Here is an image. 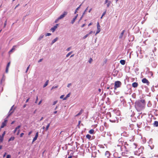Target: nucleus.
<instances>
[{
	"mask_svg": "<svg viewBox=\"0 0 158 158\" xmlns=\"http://www.w3.org/2000/svg\"><path fill=\"white\" fill-rule=\"evenodd\" d=\"M48 80H47L46 82L44 84V85L43 87H45L48 85Z\"/></svg>",
	"mask_w": 158,
	"mask_h": 158,
	"instance_id": "nucleus-21",
	"label": "nucleus"
},
{
	"mask_svg": "<svg viewBox=\"0 0 158 158\" xmlns=\"http://www.w3.org/2000/svg\"><path fill=\"white\" fill-rule=\"evenodd\" d=\"M14 106L13 105L11 107L10 109V111H9V112L8 113V115L7 117V118H8L9 117V116L10 115L12 114V113H13V112L14 111V110H13L12 109H13V108Z\"/></svg>",
	"mask_w": 158,
	"mask_h": 158,
	"instance_id": "nucleus-5",
	"label": "nucleus"
},
{
	"mask_svg": "<svg viewBox=\"0 0 158 158\" xmlns=\"http://www.w3.org/2000/svg\"><path fill=\"white\" fill-rule=\"evenodd\" d=\"M51 35V33H48L46 35V36H49Z\"/></svg>",
	"mask_w": 158,
	"mask_h": 158,
	"instance_id": "nucleus-39",
	"label": "nucleus"
},
{
	"mask_svg": "<svg viewBox=\"0 0 158 158\" xmlns=\"http://www.w3.org/2000/svg\"><path fill=\"white\" fill-rule=\"evenodd\" d=\"M58 87V86H55V87L54 86H53L52 87V89L53 88H57Z\"/></svg>",
	"mask_w": 158,
	"mask_h": 158,
	"instance_id": "nucleus-52",
	"label": "nucleus"
},
{
	"mask_svg": "<svg viewBox=\"0 0 158 158\" xmlns=\"http://www.w3.org/2000/svg\"><path fill=\"white\" fill-rule=\"evenodd\" d=\"M57 101H55L53 102V105H55V104H56L57 103Z\"/></svg>",
	"mask_w": 158,
	"mask_h": 158,
	"instance_id": "nucleus-40",
	"label": "nucleus"
},
{
	"mask_svg": "<svg viewBox=\"0 0 158 158\" xmlns=\"http://www.w3.org/2000/svg\"><path fill=\"white\" fill-rule=\"evenodd\" d=\"M85 24H83L82 26H81V27H83L84 26H85Z\"/></svg>",
	"mask_w": 158,
	"mask_h": 158,
	"instance_id": "nucleus-56",
	"label": "nucleus"
},
{
	"mask_svg": "<svg viewBox=\"0 0 158 158\" xmlns=\"http://www.w3.org/2000/svg\"><path fill=\"white\" fill-rule=\"evenodd\" d=\"M44 36V35H41L40 37L39 38V40H41L42 39V38H43Z\"/></svg>",
	"mask_w": 158,
	"mask_h": 158,
	"instance_id": "nucleus-32",
	"label": "nucleus"
},
{
	"mask_svg": "<svg viewBox=\"0 0 158 158\" xmlns=\"http://www.w3.org/2000/svg\"><path fill=\"white\" fill-rule=\"evenodd\" d=\"M149 73H150V74L152 76L153 75V73L152 72H151V71L149 72Z\"/></svg>",
	"mask_w": 158,
	"mask_h": 158,
	"instance_id": "nucleus-43",
	"label": "nucleus"
},
{
	"mask_svg": "<svg viewBox=\"0 0 158 158\" xmlns=\"http://www.w3.org/2000/svg\"><path fill=\"white\" fill-rule=\"evenodd\" d=\"M15 137L14 136L11 137L9 139L8 141H10L14 140L15 139Z\"/></svg>",
	"mask_w": 158,
	"mask_h": 158,
	"instance_id": "nucleus-20",
	"label": "nucleus"
},
{
	"mask_svg": "<svg viewBox=\"0 0 158 158\" xmlns=\"http://www.w3.org/2000/svg\"><path fill=\"white\" fill-rule=\"evenodd\" d=\"M38 134H39V132H37L36 133L35 135V137L33 138V141L32 142V143H33L37 139L38 136Z\"/></svg>",
	"mask_w": 158,
	"mask_h": 158,
	"instance_id": "nucleus-8",
	"label": "nucleus"
},
{
	"mask_svg": "<svg viewBox=\"0 0 158 158\" xmlns=\"http://www.w3.org/2000/svg\"><path fill=\"white\" fill-rule=\"evenodd\" d=\"M154 125L156 127H158V121H155L154 123Z\"/></svg>",
	"mask_w": 158,
	"mask_h": 158,
	"instance_id": "nucleus-19",
	"label": "nucleus"
},
{
	"mask_svg": "<svg viewBox=\"0 0 158 158\" xmlns=\"http://www.w3.org/2000/svg\"><path fill=\"white\" fill-rule=\"evenodd\" d=\"M3 140V137L0 135V143L2 142Z\"/></svg>",
	"mask_w": 158,
	"mask_h": 158,
	"instance_id": "nucleus-24",
	"label": "nucleus"
},
{
	"mask_svg": "<svg viewBox=\"0 0 158 158\" xmlns=\"http://www.w3.org/2000/svg\"><path fill=\"white\" fill-rule=\"evenodd\" d=\"M70 48H68L67 49V50L68 51H69L70 50Z\"/></svg>",
	"mask_w": 158,
	"mask_h": 158,
	"instance_id": "nucleus-57",
	"label": "nucleus"
},
{
	"mask_svg": "<svg viewBox=\"0 0 158 158\" xmlns=\"http://www.w3.org/2000/svg\"><path fill=\"white\" fill-rule=\"evenodd\" d=\"M6 153L5 152L4 153V154L3 155V157H5L6 156Z\"/></svg>",
	"mask_w": 158,
	"mask_h": 158,
	"instance_id": "nucleus-54",
	"label": "nucleus"
},
{
	"mask_svg": "<svg viewBox=\"0 0 158 158\" xmlns=\"http://www.w3.org/2000/svg\"><path fill=\"white\" fill-rule=\"evenodd\" d=\"M77 18V16H75L73 19L71 21V23H72V24H73L74 23V22L75 21V20L76 19V18Z\"/></svg>",
	"mask_w": 158,
	"mask_h": 158,
	"instance_id": "nucleus-18",
	"label": "nucleus"
},
{
	"mask_svg": "<svg viewBox=\"0 0 158 158\" xmlns=\"http://www.w3.org/2000/svg\"><path fill=\"white\" fill-rule=\"evenodd\" d=\"M110 153L109 151H106L105 153V156L107 158H109L110 156Z\"/></svg>",
	"mask_w": 158,
	"mask_h": 158,
	"instance_id": "nucleus-9",
	"label": "nucleus"
},
{
	"mask_svg": "<svg viewBox=\"0 0 158 158\" xmlns=\"http://www.w3.org/2000/svg\"><path fill=\"white\" fill-rule=\"evenodd\" d=\"M67 14V12L66 11H64L63 14L61 15L59 17V19H62L64 18L65 15Z\"/></svg>",
	"mask_w": 158,
	"mask_h": 158,
	"instance_id": "nucleus-6",
	"label": "nucleus"
},
{
	"mask_svg": "<svg viewBox=\"0 0 158 158\" xmlns=\"http://www.w3.org/2000/svg\"><path fill=\"white\" fill-rule=\"evenodd\" d=\"M58 25V24H56V26L51 28V30L52 31V32H54L56 29Z\"/></svg>",
	"mask_w": 158,
	"mask_h": 158,
	"instance_id": "nucleus-11",
	"label": "nucleus"
},
{
	"mask_svg": "<svg viewBox=\"0 0 158 158\" xmlns=\"http://www.w3.org/2000/svg\"><path fill=\"white\" fill-rule=\"evenodd\" d=\"M142 81L143 83H146L148 85H149L150 84V82L146 78H144L142 79Z\"/></svg>",
	"mask_w": 158,
	"mask_h": 158,
	"instance_id": "nucleus-3",
	"label": "nucleus"
},
{
	"mask_svg": "<svg viewBox=\"0 0 158 158\" xmlns=\"http://www.w3.org/2000/svg\"><path fill=\"white\" fill-rule=\"evenodd\" d=\"M32 133V131H30L28 133V135H30Z\"/></svg>",
	"mask_w": 158,
	"mask_h": 158,
	"instance_id": "nucleus-55",
	"label": "nucleus"
},
{
	"mask_svg": "<svg viewBox=\"0 0 158 158\" xmlns=\"http://www.w3.org/2000/svg\"><path fill=\"white\" fill-rule=\"evenodd\" d=\"M138 86V84L137 83L135 82L132 84V86L134 88L137 87Z\"/></svg>",
	"mask_w": 158,
	"mask_h": 158,
	"instance_id": "nucleus-12",
	"label": "nucleus"
},
{
	"mask_svg": "<svg viewBox=\"0 0 158 158\" xmlns=\"http://www.w3.org/2000/svg\"><path fill=\"white\" fill-rule=\"evenodd\" d=\"M64 96V95H62L60 97V98H61V99L63 98Z\"/></svg>",
	"mask_w": 158,
	"mask_h": 158,
	"instance_id": "nucleus-46",
	"label": "nucleus"
},
{
	"mask_svg": "<svg viewBox=\"0 0 158 158\" xmlns=\"http://www.w3.org/2000/svg\"><path fill=\"white\" fill-rule=\"evenodd\" d=\"M82 112H83V110H81L80 111V112L78 114H77V115H75V117L78 116L80 115L81 114H82Z\"/></svg>",
	"mask_w": 158,
	"mask_h": 158,
	"instance_id": "nucleus-16",
	"label": "nucleus"
},
{
	"mask_svg": "<svg viewBox=\"0 0 158 158\" xmlns=\"http://www.w3.org/2000/svg\"><path fill=\"white\" fill-rule=\"evenodd\" d=\"M11 158V156L10 155H8L6 156V158Z\"/></svg>",
	"mask_w": 158,
	"mask_h": 158,
	"instance_id": "nucleus-41",
	"label": "nucleus"
},
{
	"mask_svg": "<svg viewBox=\"0 0 158 158\" xmlns=\"http://www.w3.org/2000/svg\"><path fill=\"white\" fill-rule=\"evenodd\" d=\"M58 39V38L57 37L54 40H53L52 42V43L53 44Z\"/></svg>",
	"mask_w": 158,
	"mask_h": 158,
	"instance_id": "nucleus-22",
	"label": "nucleus"
},
{
	"mask_svg": "<svg viewBox=\"0 0 158 158\" xmlns=\"http://www.w3.org/2000/svg\"><path fill=\"white\" fill-rule=\"evenodd\" d=\"M122 85L121 82L119 81H117L114 83V89L116 90L117 88L121 87Z\"/></svg>",
	"mask_w": 158,
	"mask_h": 158,
	"instance_id": "nucleus-2",
	"label": "nucleus"
},
{
	"mask_svg": "<svg viewBox=\"0 0 158 158\" xmlns=\"http://www.w3.org/2000/svg\"><path fill=\"white\" fill-rule=\"evenodd\" d=\"M5 133H6V132L5 131H4L3 133V134H2L1 136L2 137H4V136L5 135Z\"/></svg>",
	"mask_w": 158,
	"mask_h": 158,
	"instance_id": "nucleus-38",
	"label": "nucleus"
},
{
	"mask_svg": "<svg viewBox=\"0 0 158 158\" xmlns=\"http://www.w3.org/2000/svg\"><path fill=\"white\" fill-rule=\"evenodd\" d=\"M72 53V52H69L68 53L66 56V57H68L70 54H71Z\"/></svg>",
	"mask_w": 158,
	"mask_h": 158,
	"instance_id": "nucleus-27",
	"label": "nucleus"
},
{
	"mask_svg": "<svg viewBox=\"0 0 158 158\" xmlns=\"http://www.w3.org/2000/svg\"><path fill=\"white\" fill-rule=\"evenodd\" d=\"M24 135V133H22L20 134V137H22L23 136V135Z\"/></svg>",
	"mask_w": 158,
	"mask_h": 158,
	"instance_id": "nucleus-45",
	"label": "nucleus"
},
{
	"mask_svg": "<svg viewBox=\"0 0 158 158\" xmlns=\"http://www.w3.org/2000/svg\"><path fill=\"white\" fill-rule=\"evenodd\" d=\"M135 104V107L137 111H140L144 108L146 101L144 99H141L136 101Z\"/></svg>",
	"mask_w": 158,
	"mask_h": 158,
	"instance_id": "nucleus-1",
	"label": "nucleus"
},
{
	"mask_svg": "<svg viewBox=\"0 0 158 158\" xmlns=\"http://www.w3.org/2000/svg\"><path fill=\"white\" fill-rule=\"evenodd\" d=\"M15 121H12L11 123V124H13L14 123H15Z\"/></svg>",
	"mask_w": 158,
	"mask_h": 158,
	"instance_id": "nucleus-62",
	"label": "nucleus"
},
{
	"mask_svg": "<svg viewBox=\"0 0 158 158\" xmlns=\"http://www.w3.org/2000/svg\"><path fill=\"white\" fill-rule=\"evenodd\" d=\"M21 127V126L20 125H19L18 126H17L15 128L16 129H18L19 128Z\"/></svg>",
	"mask_w": 158,
	"mask_h": 158,
	"instance_id": "nucleus-42",
	"label": "nucleus"
},
{
	"mask_svg": "<svg viewBox=\"0 0 158 158\" xmlns=\"http://www.w3.org/2000/svg\"><path fill=\"white\" fill-rule=\"evenodd\" d=\"M81 121H78V126L80 125V123H81Z\"/></svg>",
	"mask_w": 158,
	"mask_h": 158,
	"instance_id": "nucleus-58",
	"label": "nucleus"
},
{
	"mask_svg": "<svg viewBox=\"0 0 158 158\" xmlns=\"http://www.w3.org/2000/svg\"><path fill=\"white\" fill-rule=\"evenodd\" d=\"M71 85V84L70 83V84H69L68 85H67V87H70V86Z\"/></svg>",
	"mask_w": 158,
	"mask_h": 158,
	"instance_id": "nucleus-49",
	"label": "nucleus"
},
{
	"mask_svg": "<svg viewBox=\"0 0 158 158\" xmlns=\"http://www.w3.org/2000/svg\"><path fill=\"white\" fill-rule=\"evenodd\" d=\"M43 59H40L38 61V62H41L42 60Z\"/></svg>",
	"mask_w": 158,
	"mask_h": 158,
	"instance_id": "nucleus-53",
	"label": "nucleus"
},
{
	"mask_svg": "<svg viewBox=\"0 0 158 158\" xmlns=\"http://www.w3.org/2000/svg\"><path fill=\"white\" fill-rule=\"evenodd\" d=\"M108 0H106L105 2V4H106L107 3H108V2L109 1H108Z\"/></svg>",
	"mask_w": 158,
	"mask_h": 158,
	"instance_id": "nucleus-48",
	"label": "nucleus"
},
{
	"mask_svg": "<svg viewBox=\"0 0 158 158\" xmlns=\"http://www.w3.org/2000/svg\"><path fill=\"white\" fill-rule=\"evenodd\" d=\"M81 5H80L79 6H78L77 8L76 9L75 12V14H76L77 12V10H78L80 8Z\"/></svg>",
	"mask_w": 158,
	"mask_h": 158,
	"instance_id": "nucleus-25",
	"label": "nucleus"
},
{
	"mask_svg": "<svg viewBox=\"0 0 158 158\" xmlns=\"http://www.w3.org/2000/svg\"><path fill=\"white\" fill-rule=\"evenodd\" d=\"M60 19H59V17H58L57 19H56L55 20V23H57L58 22V21H59V20Z\"/></svg>",
	"mask_w": 158,
	"mask_h": 158,
	"instance_id": "nucleus-36",
	"label": "nucleus"
},
{
	"mask_svg": "<svg viewBox=\"0 0 158 158\" xmlns=\"http://www.w3.org/2000/svg\"><path fill=\"white\" fill-rule=\"evenodd\" d=\"M5 81V79L4 77H3L1 81V84H2L3 81Z\"/></svg>",
	"mask_w": 158,
	"mask_h": 158,
	"instance_id": "nucleus-31",
	"label": "nucleus"
},
{
	"mask_svg": "<svg viewBox=\"0 0 158 158\" xmlns=\"http://www.w3.org/2000/svg\"><path fill=\"white\" fill-rule=\"evenodd\" d=\"M17 130V129H16L15 128L14 131V133H15L16 132Z\"/></svg>",
	"mask_w": 158,
	"mask_h": 158,
	"instance_id": "nucleus-60",
	"label": "nucleus"
},
{
	"mask_svg": "<svg viewBox=\"0 0 158 158\" xmlns=\"http://www.w3.org/2000/svg\"><path fill=\"white\" fill-rule=\"evenodd\" d=\"M70 93L68 94L66 96V97H65V98H64V100H66L67 99V98L69 97V96H70Z\"/></svg>",
	"mask_w": 158,
	"mask_h": 158,
	"instance_id": "nucleus-23",
	"label": "nucleus"
},
{
	"mask_svg": "<svg viewBox=\"0 0 158 158\" xmlns=\"http://www.w3.org/2000/svg\"><path fill=\"white\" fill-rule=\"evenodd\" d=\"M30 65H29V66H28V67H27V70H26V73H27L28 70L29 69V68H30Z\"/></svg>",
	"mask_w": 158,
	"mask_h": 158,
	"instance_id": "nucleus-37",
	"label": "nucleus"
},
{
	"mask_svg": "<svg viewBox=\"0 0 158 158\" xmlns=\"http://www.w3.org/2000/svg\"><path fill=\"white\" fill-rule=\"evenodd\" d=\"M72 158V156H69L68 158Z\"/></svg>",
	"mask_w": 158,
	"mask_h": 158,
	"instance_id": "nucleus-64",
	"label": "nucleus"
},
{
	"mask_svg": "<svg viewBox=\"0 0 158 158\" xmlns=\"http://www.w3.org/2000/svg\"><path fill=\"white\" fill-rule=\"evenodd\" d=\"M127 146H128V144H127V142H125L124 143V147L126 148Z\"/></svg>",
	"mask_w": 158,
	"mask_h": 158,
	"instance_id": "nucleus-30",
	"label": "nucleus"
},
{
	"mask_svg": "<svg viewBox=\"0 0 158 158\" xmlns=\"http://www.w3.org/2000/svg\"><path fill=\"white\" fill-rule=\"evenodd\" d=\"M86 137L89 139H90L91 138V136L90 135H89V134H87L86 135Z\"/></svg>",
	"mask_w": 158,
	"mask_h": 158,
	"instance_id": "nucleus-26",
	"label": "nucleus"
},
{
	"mask_svg": "<svg viewBox=\"0 0 158 158\" xmlns=\"http://www.w3.org/2000/svg\"><path fill=\"white\" fill-rule=\"evenodd\" d=\"M29 98H28L26 101V102L27 103V102H28L29 100Z\"/></svg>",
	"mask_w": 158,
	"mask_h": 158,
	"instance_id": "nucleus-50",
	"label": "nucleus"
},
{
	"mask_svg": "<svg viewBox=\"0 0 158 158\" xmlns=\"http://www.w3.org/2000/svg\"><path fill=\"white\" fill-rule=\"evenodd\" d=\"M6 21L5 23H4V27L6 26Z\"/></svg>",
	"mask_w": 158,
	"mask_h": 158,
	"instance_id": "nucleus-61",
	"label": "nucleus"
},
{
	"mask_svg": "<svg viewBox=\"0 0 158 158\" xmlns=\"http://www.w3.org/2000/svg\"><path fill=\"white\" fill-rule=\"evenodd\" d=\"M50 123H49L47 126L46 128V130L47 131L50 126Z\"/></svg>",
	"mask_w": 158,
	"mask_h": 158,
	"instance_id": "nucleus-28",
	"label": "nucleus"
},
{
	"mask_svg": "<svg viewBox=\"0 0 158 158\" xmlns=\"http://www.w3.org/2000/svg\"><path fill=\"white\" fill-rule=\"evenodd\" d=\"M19 132H20V130H19L18 131V132L17 134V135H19Z\"/></svg>",
	"mask_w": 158,
	"mask_h": 158,
	"instance_id": "nucleus-59",
	"label": "nucleus"
},
{
	"mask_svg": "<svg viewBox=\"0 0 158 158\" xmlns=\"http://www.w3.org/2000/svg\"><path fill=\"white\" fill-rule=\"evenodd\" d=\"M125 30H123L122 31V32L121 33V34L119 36V38H120V39L122 38L123 36V35L124 34V33L125 32Z\"/></svg>",
	"mask_w": 158,
	"mask_h": 158,
	"instance_id": "nucleus-13",
	"label": "nucleus"
},
{
	"mask_svg": "<svg viewBox=\"0 0 158 158\" xmlns=\"http://www.w3.org/2000/svg\"><path fill=\"white\" fill-rule=\"evenodd\" d=\"M93 33V31H91L89 33V35H90V34H91L92 33Z\"/></svg>",
	"mask_w": 158,
	"mask_h": 158,
	"instance_id": "nucleus-51",
	"label": "nucleus"
},
{
	"mask_svg": "<svg viewBox=\"0 0 158 158\" xmlns=\"http://www.w3.org/2000/svg\"><path fill=\"white\" fill-rule=\"evenodd\" d=\"M89 34H87L85 35L83 38V39H85L86 37H87L89 36Z\"/></svg>",
	"mask_w": 158,
	"mask_h": 158,
	"instance_id": "nucleus-34",
	"label": "nucleus"
},
{
	"mask_svg": "<svg viewBox=\"0 0 158 158\" xmlns=\"http://www.w3.org/2000/svg\"><path fill=\"white\" fill-rule=\"evenodd\" d=\"M115 158H121V157H115Z\"/></svg>",
	"mask_w": 158,
	"mask_h": 158,
	"instance_id": "nucleus-63",
	"label": "nucleus"
},
{
	"mask_svg": "<svg viewBox=\"0 0 158 158\" xmlns=\"http://www.w3.org/2000/svg\"><path fill=\"white\" fill-rule=\"evenodd\" d=\"M106 12V10L105 11H104L101 17V18L102 19V17L105 15Z\"/></svg>",
	"mask_w": 158,
	"mask_h": 158,
	"instance_id": "nucleus-33",
	"label": "nucleus"
},
{
	"mask_svg": "<svg viewBox=\"0 0 158 158\" xmlns=\"http://www.w3.org/2000/svg\"><path fill=\"white\" fill-rule=\"evenodd\" d=\"M16 47V46L15 45L13 46L9 52V53L12 52L13 51L15 50V48Z\"/></svg>",
	"mask_w": 158,
	"mask_h": 158,
	"instance_id": "nucleus-14",
	"label": "nucleus"
},
{
	"mask_svg": "<svg viewBox=\"0 0 158 158\" xmlns=\"http://www.w3.org/2000/svg\"><path fill=\"white\" fill-rule=\"evenodd\" d=\"M110 3H111V2L110 1H109L108 2V3L107 4V7H108L109 6Z\"/></svg>",
	"mask_w": 158,
	"mask_h": 158,
	"instance_id": "nucleus-29",
	"label": "nucleus"
},
{
	"mask_svg": "<svg viewBox=\"0 0 158 158\" xmlns=\"http://www.w3.org/2000/svg\"><path fill=\"white\" fill-rule=\"evenodd\" d=\"M120 62L122 65H124L125 64L126 61L124 60H120Z\"/></svg>",
	"mask_w": 158,
	"mask_h": 158,
	"instance_id": "nucleus-15",
	"label": "nucleus"
},
{
	"mask_svg": "<svg viewBox=\"0 0 158 158\" xmlns=\"http://www.w3.org/2000/svg\"><path fill=\"white\" fill-rule=\"evenodd\" d=\"M89 132L90 134H93L94 133V130L93 129H91L89 131Z\"/></svg>",
	"mask_w": 158,
	"mask_h": 158,
	"instance_id": "nucleus-17",
	"label": "nucleus"
},
{
	"mask_svg": "<svg viewBox=\"0 0 158 158\" xmlns=\"http://www.w3.org/2000/svg\"><path fill=\"white\" fill-rule=\"evenodd\" d=\"M7 122V119H5L4 121L2 123L1 126V128H3L6 125V123Z\"/></svg>",
	"mask_w": 158,
	"mask_h": 158,
	"instance_id": "nucleus-4",
	"label": "nucleus"
},
{
	"mask_svg": "<svg viewBox=\"0 0 158 158\" xmlns=\"http://www.w3.org/2000/svg\"><path fill=\"white\" fill-rule=\"evenodd\" d=\"M10 62H8L7 65L6 70V73H8V69L10 65Z\"/></svg>",
	"mask_w": 158,
	"mask_h": 158,
	"instance_id": "nucleus-10",
	"label": "nucleus"
},
{
	"mask_svg": "<svg viewBox=\"0 0 158 158\" xmlns=\"http://www.w3.org/2000/svg\"><path fill=\"white\" fill-rule=\"evenodd\" d=\"M38 99V96H37L36 97V100L35 102V103H37V101Z\"/></svg>",
	"mask_w": 158,
	"mask_h": 158,
	"instance_id": "nucleus-44",
	"label": "nucleus"
},
{
	"mask_svg": "<svg viewBox=\"0 0 158 158\" xmlns=\"http://www.w3.org/2000/svg\"><path fill=\"white\" fill-rule=\"evenodd\" d=\"M97 30L96 33V35L100 31V26L98 23L97 24Z\"/></svg>",
	"mask_w": 158,
	"mask_h": 158,
	"instance_id": "nucleus-7",
	"label": "nucleus"
},
{
	"mask_svg": "<svg viewBox=\"0 0 158 158\" xmlns=\"http://www.w3.org/2000/svg\"><path fill=\"white\" fill-rule=\"evenodd\" d=\"M92 60H93L91 58H90V59H89V63H91Z\"/></svg>",
	"mask_w": 158,
	"mask_h": 158,
	"instance_id": "nucleus-35",
	"label": "nucleus"
},
{
	"mask_svg": "<svg viewBox=\"0 0 158 158\" xmlns=\"http://www.w3.org/2000/svg\"><path fill=\"white\" fill-rule=\"evenodd\" d=\"M42 100H41L39 102L38 104L39 105H40V104L41 103V102H42Z\"/></svg>",
	"mask_w": 158,
	"mask_h": 158,
	"instance_id": "nucleus-47",
	"label": "nucleus"
}]
</instances>
